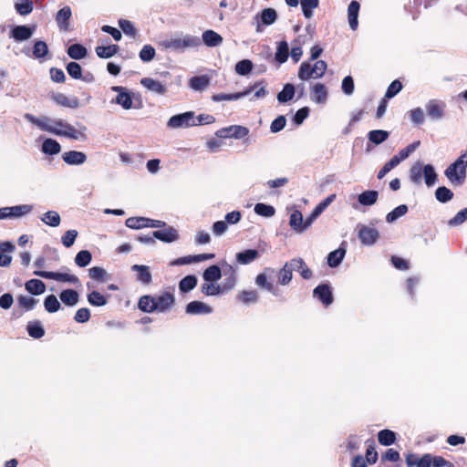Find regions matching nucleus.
Listing matches in <instances>:
<instances>
[{
	"label": "nucleus",
	"mask_w": 467,
	"mask_h": 467,
	"mask_svg": "<svg viewBox=\"0 0 467 467\" xmlns=\"http://www.w3.org/2000/svg\"><path fill=\"white\" fill-rule=\"evenodd\" d=\"M360 5L358 1H351L348 7V24L352 30H356L358 26V12Z\"/></svg>",
	"instance_id": "nucleus-20"
},
{
	"label": "nucleus",
	"mask_w": 467,
	"mask_h": 467,
	"mask_svg": "<svg viewBox=\"0 0 467 467\" xmlns=\"http://www.w3.org/2000/svg\"><path fill=\"white\" fill-rule=\"evenodd\" d=\"M254 88H247L244 91L233 93V94H215L212 97L213 101L214 102H220L223 100H237L239 99L244 98L248 96L252 91Z\"/></svg>",
	"instance_id": "nucleus-23"
},
{
	"label": "nucleus",
	"mask_w": 467,
	"mask_h": 467,
	"mask_svg": "<svg viewBox=\"0 0 467 467\" xmlns=\"http://www.w3.org/2000/svg\"><path fill=\"white\" fill-rule=\"evenodd\" d=\"M119 50L117 45H109L107 47L99 46L96 47V54L101 58H109L113 57Z\"/></svg>",
	"instance_id": "nucleus-48"
},
{
	"label": "nucleus",
	"mask_w": 467,
	"mask_h": 467,
	"mask_svg": "<svg viewBox=\"0 0 467 467\" xmlns=\"http://www.w3.org/2000/svg\"><path fill=\"white\" fill-rule=\"evenodd\" d=\"M26 329L28 335L33 338H41L45 335V329L39 321L29 322Z\"/></svg>",
	"instance_id": "nucleus-42"
},
{
	"label": "nucleus",
	"mask_w": 467,
	"mask_h": 467,
	"mask_svg": "<svg viewBox=\"0 0 467 467\" xmlns=\"http://www.w3.org/2000/svg\"><path fill=\"white\" fill-rule=\"evenodd\" d=\"M149 218L145 217H130L126 220L125 224L130 229H141L147 227Z\"/></svg>",
	"instance_id": "nucleus-58"
},
{
	"label": "nucleus",
	"mask_w": 467,
	"mask_h": 467,
	"mask_svg": "<svg viewBox=\"0 0 467 467\" xmlns=\"http://www.w3.org/2000/svg\"><path fill=\"white\" fill-rule=\"evenodd\" d=\"M238 299L245 305L254 304L258 301V293L255 290H244L238 295Z\"/></svg>",
	"instance_id": "nucleus-55"
},
{
	"label": "nucleus",
	"mask_w": 467,
	"mask_h": 467,
	"mask_svg": "<svg viewBox=\"0 0 467 467\" xmlns=\"http://www.w3.org/2000/svg\"><path fill=\"white\" fill-rule=\"evenodd\" d=\"M72 12L69 6L62 7L56 16V22L58 28L62 31L69 30V19L71 18Z\"/></svg>",
	"instance_id": "nucleus-16"
},
{
	"label": "nucleus",
	"mask_w": 467,
	"mask_h": 467,
	"mask_svg": "<svg viewBox=\"0 0 467 467\" xmlns=\"http://www.w3.org/2000/svg\"><path fill=\"white\" fill-rule=\"evenodd\" d=\"M255 284L262 288H265L273 295H276L275 287L273 283L269 282L265 273L257 275L255 278Z\"/></svg>",
	"instance_id": "nucleus-54"
},
{
	"label": "nucleus",
	"mask_w": 467,
	"mask_h": 467,
	"mask_svg": "<svg viewBox=\"0 0 467 467\" xmlns=\"http://www.w3.org/2000/svg\"><path fill=\"white\" fill-rule=\"evenodd\" d=\"M407 212L408 206L406 204H400L387 214L386 221L389 223H392L399 218L404 216Z\"/></svg>",
	"instance_id": "nucleus-47"
},
{
	"label": "nucleus",
	"mask_w": 467,
	"mask_h": 467,
	"mask_svg": "<svg viewBox=\"0 0 467 467\" xmlns=\"http://www.w3.org/2000/svg\"><path fill=\"white\" fill-rule=\"evenodd\" d=\"M78 235V233L77 230H67L61 237L63 245L67 248L71 247L74 244Z\"/></svg>",
	"instance_id": "nucleus-64"
},
{
	"label": "nucleus",
	"mask_w": 467,
	"mask_h": 467,
	"mask_svg": "<svg viewBox=\"0 0 467 467\" xmlns=\"http://www.w3.org/2000/svg\"><path fill=\"white\" fill-rule=\"evenodd\" d=\"M153 237L163 243L170 244L179 240L180 235L178 231L174 227L169 226L164 228L163 230L154 231Z\"/></svg>",
	"instance_id": "nucleus-12"
},
{
	"label": "nucleus",
	"mask_w": 467,
	"mask_h": 467,
	"mask_svg": "<svg viewBox=\"0 0 467 467\" xmlns=\"http://www.w3.org/2000/svg\"><path fill=\"white\" fill-rule=\"evenodd\" d=\"M423 175L427 186L431 187L435 184L437 181V173L432 165L426 164L423 166Z\"/></svg>",
	"instance_id": "nucleus-51"
},
{
	"label": "nucleus",
	"mask_w": 467,
	"mask_h": 467,
	"mask_svg": "<svg viewBox=\"0 0 467 467\" xmlns=\"http://www.w3.org/2000/svg\"><path fill=\"white\" fill-rule=\"evenodd\" d=\"M202 292L206 296H217L223 293L222 285L213 282H205L202 285Z\"/></svg>",
	"instance_id": "nucleus-56"
},
{
	"label": "nucleus",
	"mask_w": 467,
	"mask_h": 467,
	"mask_svg": "<svg viewBox=\"0 0 467 467\" xmlns=\"http://www.w3.org/2000/svg\"><path fill=\"white\" fill-rule=\"evenodd\" d=\"M110 89L117 93L116 98L111 100V103L119 105L126 110L134 108L132 93L126 88L121 86H112Z\"/></svg>",
	"instance_id": "nucleus-5"
},
{
	"label": "nucleus",
	"mask_w": 467,
	"mask_h": 467,
	"mask_svg": "<svg viewBox=\"0 0 467 467\" xmlns=\"http://www.w3.org/2000/svg\"><path fill=\"white\" fill-rule=\"evenodd\" d=\"M33 210V205L20 204L11 207H4V212H6V218H21Z\"/></svg>",
	"instance_id": "nucleus-15"
},
{
	"label": "nucleus",
	"mask_w": 467,
	"mask_h": 467,
	"mask_svg": "<svg viewBox=\"0 0 467 467\" xmlns=\"http://www.w3.org/2000/svg\"><path fill=\"white\" fill-rule=\"evenodd\" d=\"M295 93V86L291 83H286L283 89L277 94V100L279 103H286L294 98Z\"/></svg>",
	"instance_id": "nucleus-35"
},
{
	"label": "nucleus",
	"mask_w": 467,
	"mask_h": 467,
	"mask_svg": "<svg viewBox=\"0 0 467 467\" xmlns=\"http://www.w3.org/2000/svg\"><path fill=\"white\" fill-rule=\"evenodd\" d=\"M44 306L48 313H55L60 309L61 306L56 296L49 295L45 298Z\"/></svg>",
	"instance_id": "nucleus-60"
},
{
	"label": "nucleus",
	"mask_w": 467,
	"mask_h": 467,
	"mask_svg": "<svg viewBox=\"0 0 467 467\" xmlns=\"http://www.w3.org/2000/svg\"><path fill=\"white\" fill-rule=\"evenodd\" d=\"M259 252L255 249H247L236 254V262L239 265H248L257 259Z\"/></svg>",
	"instance_id": "nucleus-28"
},
{
	"label": "nucleus",
	"mask_w": 467,
	"mask_h": 467,
	"mask_svg": "<svg viewBox=\"0 0 467 467\" xmlns=\"http://www.w3.org/2000/svg\"><path fill=\"white\" fill-rule=\"evenodd\" d=\"M435 197L439 202L444 203L452 199L453 192L447 187L441 186L437 188L435 192Z\"/></svg>",
	"instance_id": "nucleus-62"
},
{
	"label": "nucleus",
	"mask_w": 467,
	"mask_h": 467,
	"mask_svg": "<svg viewBox=\"0 0 467 467\" xmlns=\"http://www.w3.org/2000/svg\"><path fill=\"white\" fill-rule=\"evenodd\" d=\"M202 39L203 43L210 47H214L220 46L223 39V37L213 30H205L202 33Z\"/></svg>",
	"instance_id": "nucleus-26"
},
{
	"label": "nucleus",
	"mask_w": 467,
	"mask_h": 467,
	"mask_svg": "<svg viewBox=\"0 0 467 467\" xmlns=\"http://www.w3.org/2000/svg\"><path fill=\"white\" fill-rule=\"evenodd\" d=\"M88 302L94 306H103L108 303V298L106 296L102 295L98 291H91L87 295Z\"/></svg>",
	"instance_id": "nucleus-40"
},
{
	"label": "nucleus",
	"mask_w": 467,
	"mask_h": 467,
	"mask_svg": "<svg viewBox=\"0 0 467 467\" xmlns=\"http://www.w3.org/2000/svg\"><path fill=\"white\" fill-rule=\"evenodd\" d=\"M87 53V48L80 44H73L67 48V55L76 60L84 58Z\"/></svg>",
	"instance_id": "nucleus-41"
},
{
	"label": "nucleus",
	"mask_w": 467,
	"mask_h": 467,
	"mask_svg": "<svg viewBox=\"0 0 467 467\" xmlns=\"http://www.w3.org/2000/svg\"><path fill=\"white\" fill-rule=\"evenodd\" d=\"M52 99L58 105L77 109L79 107V100L78 98H68L63 93H57L52 96Z\"/></svg>",
	"instance_id": "nucleus-22"
},
{
	"label": "nucleus",
	"mask_w": 467,
	"mask_h": 467,
	"mask_svg": "<svg viewBox=\"0 0 467 467\" xmlns=\"http://www.w3.org/2000/svg\"><path fill=\"white\" fill-rule=\"evenodd\" d=\"M378 440L381 445L389 446L395 442L396 434L389 430H383L378 433Z\"/></svg>",
	"instance_id": "nucleus-49"
},
{
	"label": "nucleus",
	"mask_w": 467,
	"mask_h": 467,
	"mask_svg": "<svg viewBox=\"0 0 467 467\" xmlns=\"http://www.w3.org/2000/svg\"><path fill=\"white\" fill-rule=\"evenodd\" d=\"M201 45V40L198 36L177 33L174 34L161 42L164 48L171 49L175 52H183L188 48L197 47Z\"/></svg>",
	"instance_id": "nucleus-2"
},
{
	"label": "nucleus",
	"mask_w": 467,
	"mask_h": 467,
	"mask_svg": "<svg viewBox=\"0 0 467 467\" xmlns=\"http://www.w3.org/2000/svg\"><path fill=\"white\" fill-rule=\"evenodd\" d=\"M253 69V63L249 59H244L236 63L235 72L239 75L245 76Z\"/></svg>",
	"instance_id": "nucleus-63"
},
{
	"label": "nucleus",
	"mask_w": 467,
	"mask_h": 467,
	"mask_svg": "<svg viewBox=\"0 0 467 467\" xmlns=\"http://www.w3.org/2000/svg\"><path fill=\"white\" fill-rule=\"evenodd\" d=\"M423 166L420 162L414 163L410 169V179L415 184L421 182Z\"/></svg>",
	"instance_id": "nucleus-53"
},
{
	"label": "nucleus",
	"mask_w": 467,
	"mask_h": 467,
	"mask_svg": "<svg viewBox=\"0 0 467 467\" xmlns=\"http://www.w3.org/2000/svg\"><path fill=\"white\" fill-rule=\"evenodd\" d=\"M197 285V278L195 275H187L183 277L179 283V289L182 293H187L192 290Z\"/></svg>",
	"instance_id": "nucleus-50"
},
{
	"label": "nucleus",
	"mask_w": 467,
	"mask_h": 467,
	"mask_svg": "<svg viewBox=\"0 0 467 467\" xmlns=\"http://www.w3.org/2000/svg\"><path fill=\"white\" fill-rule=\"evenodd\" d=\"M300 4L304 16L310 19L313 16V10L318 6L319 0H301Z\"/></svg>",
	"instance_id": "nucleus-45"
},
{
	"label": "nucleus",
	"mask_w": 467,
	"mask_h": 467,
	"mask_svg": "<svg viewBox=\"0 0 467 467\" xmlns=\"http://www.w3.org/2000/svg\"><path fill=\"white\" fill-rule=\"evenodd\" d=\"M256 19L260 18V21L265 26H270L274 24L277 19V13L273 8H265L260 14L255 16Z\"/></svg>",
	"instance_id": "nucleus-33"
},
{
	"label": "nucleus",
	"mask_w": 467,
	"mask_h": 467,
	"mask_svg": "<svg viewBox=\"0 0 467 467\" xmlns=\"http://www.w3.org/2000/svg\"><path fill=\"white\" fill-rule=\"evenodd\" d=\"M139 308L146 313H151L155 311L154 296H143L139 300Z\"/></svg>",
	"instance_id": "nucleus-46"
},
{
	"label": "nucleus",
	"mask_w": 467,
	"mask_h": 467,
	"mask_svg": "<svg viewBox=\"0 0 467 467\" xmlns=\"http://www.w3.org/2000/svg\"><path fill=\"white\" fill-rule=\"evenodd\" d=\"M186 313L189 315H202V314H210L213 312V308L201 302V301H192L186 306Z\"/></svg>",
	"instance_id": "nucleus-19"
},
{
	"label": "nucleus",
	"mask_w": 467,
	"mask_h": 467,
	"mask_svg": "<svg viewBox=\"0 0 467 467\" xmlns=\"http://www.w3.org/2000/svg\"><path fill=\"white\" fill-rule=\"evenodd\" d=\"M25 119L36 125L41 130L52 133L56 136L65 137L74 140L84 141L88 139L85 126L78 129L63 119H50L48 117L36 118L32 114H25Z\"/></svg>",
	"instance_id": "nucleus-1"
},
{
	"label": "nucleus",
	"mask_w": 467,
	"mask_h": 467,
	"mask_svg": "<svg viewBox=\"0 0 467 467\" xmlns=\"http://www.w3.org/2000/svg\"><path fill=\"white\" fill-rule=\"evenodd\" d=\"M327 89L322 83H315L310 87L311 100L317 104H323L327 99Z\"/></svg>",
	"instance_id": "nucleus-13"
},
{
	"label": "nucleus",
	"mask_w": 467,
	"mask_h": 467,
	"mask_svg": "<svg viewBox=\"0 0 467 467\" xmlns=\"http://www.w3.org/2000/svg\"><path fill=\"white\" fill-rule=\"evenodd\" d=\"M224 279L222 283L223 293L232 290L236 284V271L232 265H227L223 271Z\"/></svg>",
	"instance_id": "nucleus-18"
},
{
	"label": "nucleus",
	"mask_w": 467,
	"mask_h": 467,
	"mask_svg": "<svg viewBox=\"0 0 467 467\" xmlns=\"http://www.w3.org/2000/svg\"><path fill=\"white\" fill-rule=\"evenodd\" d=\"M445 107L444 102L436 99L430 100L425 106L428 116L432 119H442Z\"/></svg>",
	"instance_id": "nucleus-10"
},
{
	"label": "nucleus",
	"mask_w": 467,
	"mask_h": 467,
	"mask_svg": "<svg viewBox=\"0 0 467 467\" xmlns=\"http://www.w3.org/2000/svg\"><path fill=\"white\" fill-rule=\"evenodd\" d=\"M358 236L364 245H372L377 242L379 234L377 229L361 225L358 227Z\"/></svg>",
	"instance_id": "nucleus-9"
},
{
	"label": "nucleus",
	"mask_w": 467,
	"mask_h": 467,
	"mask_svg": "<svg viewBox=\"0 0 467 467\" xmlns=\"http://www.w3.org/2000/svg\"><path fill=\"white\" fill-rule=\"evenodd\" d=\"M291 265L294 271H297L304 279H310L313 276L312 271L307 267L302 258H294L291 260Z\"/></svg>",
	"instance_id": "nucleus-27"
},
{
	"label": "nucleus",
	"mask_w": 467,
	"mask_h": 467,
	"mask_svg": "<svg viewBox=\"0 0 467 467\" xmlns=\"http://www.w3.org/2000/svg\"><path fill=\"white\" fill-rule=\"evenodd\" d=\"M289 56V47L288 43L286 41H281L277 47L275 54V59L279 63L283 64L286 62Z\"/></svg>",
	"instance_id": "nucleus-39"
},
{
	"label": "nucleus",
	"mask_w": 467,
	"mask_h": 467,
	"mask_svg": "<svg viewBox=\"0 0 467 467\" xmlns=\"http://www.w3.org/2000/svg\"><path fill=\"white\" fill-rule=\"evenodd\" d=\"M291 265V260L286 262L277 274L278 282L282 285H287L292 281L294 269Z\"/></svg>",
	"instance_id": "nucleus-29"
},
{
	"label": "nucleus",
	"mask_w": 467,
	"mask_h": 467,
	"mask_svg": "<svg viewBox=\"0 0 467 467\" xmlns=\"http://www.w3.org/2000/svg\"><path fill=\"white\" fill-rule=\"evenodd\" d=\"M34 29L26 26H16L11 31V37L16 41L22 42L29 39L33 35Z\"/></svg>",
	"instance_id": "nucleus-21"
},
{
	"label": "nucleus",
	"mask_w": 467,
	"mask_h": 467,
	"mask_svg": "<svg viewBox=\"0 0 467 467\" xmlns=\"http://www.w3.org/2000/svg\"><path fill=\"white\" fill-rule=\"evenodd\" d=\"M34 275L46 278V279H53L59 282L69 283L73 285L79 284V279L77 275L69 274V273H57V272H48V271H35Z\"/></svg>",
	"instance_id": "nucleus-7"
},
{
	"label": "nucleus",
	"mask_w": 467,
	"mask_h": 467,
	"mask_svg": "<svg viewBox=\"0 0 467 467\" xmlns=\"http://www.w3.org/2000/svg\"><path fill=\"white\" fill-rule=\"evenodd\" d=\"M196 116L193 111L171 116L167 121V128L171 130L186 129L196 126Z\"/></svg>",
	"instance_id": "nucleus-4"
},
{
	"label": "nucleus",
	"mask_w": 467,
	"mask_h": 467,
	"mask_svg": "<svg viewBox=\"0 0 467 467\" xmlns=\"http://www.w3.org/2000/svg\"><path fill=\"white\" fill-rule=\"evenodd\" d=\"M48 53V47L46 42L37 40L33 47V57L36 59L44 58Z\"/></svg>",
	"instance_id": "nucleus-57"
},
{
	"label": "nucleus",
	"mask_w": 467,
	"mask_h": 467,
	"mask_svg": "<svg viewBox=\"0 0 467 467\" xmlns=\"http://www.w3.org/2000/svg\"><path fill=\"white\" fill-rule=\"evenodd\" d=\"M289 225L294 231L297 233H303L306 231L304 218L299 211L296 210L291 213Z\"/></svg>",
	"instance_id": "nucleus-31"
},
{
	"label": "nucleus",
	"mask_w": 467,
	"mask_h": 467,
	"mask_svg": "<svg viewBox=\"0 0 467 467\" xmlns=\"http://www.w3.org/2000/svg\"><path fill=\"white\" fill-rule=\"evenodd\" d=\"M140 83L142 87H144L148 91L157 94V95H164L167 92V87L160 80L151 78H143L140 80Z\"/></svg>",
	"instance_id": "nucleus-11"
},
{
	"label": "nucleus",
	"mask_w": 467,
	"mask_h": 467,
	"mask_svg": "<svg viewBox=\"0 0 467 467\" xmlns=\"http://www.w3.org/2000/svg\"><path fill=\"white\" fill-rule=\"evenodd\" d=\"M131 270L137 272V280L144 285H149L151 282V274L150 267L143 265H133Z\"/></svg>",
	"instance_id": "nucleus-25"
},
{
	"label": "nucleus",
	"mask_w": 467,
	"mask_h": 467,
	"mask_svg": "<svg viewBox=\"0 0 467 467\" xmlns=\"http://www.w3.org/2000/svg\"><path fill=\"white\" fill-rule=\"evenodd\" d=\"M346 254V249L339 247L338 249L332 251L327 255V264L330 267H337L343 261Z\"/></svg>",
	"instance_id": "nucleus-34"
},
{
	"label": "nucleus",
	"mask_w": 467,
	"mask_h": 467,
	"mask_svg": "<svg viewBox=\"0 0 467 467\" xmlns=\"http://www.w3.org/2000/svg\"><path fill=\"white\" fill-rule=\"evenodd\" d=\"M205 282H216L222 277V271L217 265L209 266L202 275Z\"/></svg>",
	"instance_id": "nucleus-43"
},
{
	"label": "nucleus",
	"mask_w": 467,
	"mask_h": 467,
	"mask_svg": "<svg viewBox=\"0 0 467 467\" xmlns=\"http://www.w3.org/2000/svg\"><path fill=\"white\" fill-rule=\"evenodd\" d=\"M41 221L51 227H57L61 223V217L56 211H48L40 217Z\"/></svg>",
	"instance_id": "nucleus-36"
},
{
	"label": "nucleus",
	"mask_w": 467,
	"mask_h": 467,
	"mask_svg": "<svg viewBox=\"0 0 467 467\" xmlns=\"http://www.w3.org/2000/svg\"><path fill=\"white\" fill-rule=\"evenodd\" d=\"M368 137L369 141L376 145H379L384 142L389 138V132L382 130H375L369 131Z\"/></svg>",
	"instance_id": "nucleus-52"
},
{
	"label": "nucleus",
	"mask_w": 467,
	"mask_h": 467,
	"mask_svg": "<svg viewBox=\"0 0 467 467\" xmlns=\"http://www.w3.org/2000/svg\"><path fill=\"white\" fill-rule=\"evenodd\" d=\"M327 68V65L324 60H317L313 65L307 61H304L299 67L297 76L302 81L317 79L324 76Z\"/></svg>",
	"instance_id": "nucleus-3"
},
{
	"label": "nucleus",
	"mask_w": 467,
	"mask_h": 467,
	"mask_svg": "<svg viewBox=\"0 0 467 467\" xmlns=\"http://www.w3.org/2000/svg\"><path fill=\"white\" fill-rule=\"evenodd\" d=\"M60 300L67 306H75L79 301V295L76 290L66 289L59 295Z\"/></svg>",
	"instance_id": "nucleus-30"
},
{
	"label": "nucleus",
	"mask_w": 467,
	"mask_h": 467,
	"mask_svg": "<svg viewBox=\"0 0 467 467\" xmlns=\"http://www.w3.org/2000/svg\"><path fill=\"white\" fill-rule=\"evenodd\" d=\"M92 260L91 253L88 250H81L75 257V263L79 267H85L90 264Z\"/></svg>",
	"instance_id": "nucleus-59"
},
{
	"label": "nucleus",
	"mask_w": 467,
	"mask_h": 467,
	"mask_svg": "<svg viewBox=\"0 0 467 467\" xmlns=\"http://www.w3.org/2000/svg\"><path fill=\"white\" fill-rule=\"evenodd\" d=\"M379 193L377 191H366L358 197V202L364 206H371L378 201Z\"/></svg>",
	"instance_id": "nucleus-37"
},
{
	"label": "nucleus",
	"mask_w": 467,
	"mask_h": 467,
	"mask_svg": "<svg viewBox=\"0 0 467 467\" xmlns=\"http://www.w3.org/2000/svg\"><path fill=\"white\" fill-rule=\"evenodd\" d=\"M249 129L241 125H231L223 128L216 132V136L223 139L242 140L248 136Z\"/></svg>",
	"instance_id": "nucleus-6"
},
{
	"label": "nucleus",
	"mask_w": 467,
	"mask_h": 467,
	"mask_svg": "<svg viewBox=\"0 0 467 467\" xmlns=\"http://www.w3.org/2000/svg\"><path fill=\"white\" fill-rule=\"evenodd\" d=\"M175 303L173 294L165 292L154 296L155 311L164 313L168 311Z\"/></svg>",
	"instance_id": "nucleus-8"
},
{
	"label": "nucleus",
	"mask_w": 467,
	"mask_h": 467,
	"mask_svg": "<svg viewBox=\"0 0 467 467\" xmlns=\"http://www.w3.org/2000/svg\"><path fill=\"white\" fill-rule=\"evenodd\" d=\"M210 81L207 75L192 77L189 79V87L194 91H202L208 88Z\"/></svg>",
	"instance_id": "nucleus-24"
},
{
	"label": "nucleus",
	"mask_w": 467,
	"mask_h": 467,
	"mask_svg": "<svg viewBox=\"0 0 467 467\" xmlns=\"http://www.w3.org/2000/svg\"><path fill=\"white\" fill-rule=\"evenodd\" d=\"M254 213L262 217L270 218L275 215V209L274 206L263 202L254 205Z\"/></svg>",
	"instance_id": "nucleus-44"
},
{
	"label": "nucleus",
	"mask_w": 467,
	"mask_h": 467,
	"mask_svg": "<svg viewBox=\"0 0 467 467\" xmlns=\"http://www.w3.org/2000/svg\"><path fill=\"white\" fill-rule=\"evenodd\" d=\"M61 150L60 144L53 139H46L42 144V151L47 155L58 154Z\"/></svg>",
	"instance_id": "nucleus-38"
},
{
	"label": "nucleus",
	"mask_w": 467,
	"mask_h": 467,
	"mask_svg": "<svg viewBox=\"0 0 467 467\" xmlns=\"http://www.w3.org/2000/svg\"><path fill=\"white\" fill-rule=\"evenodd\" d=\"M313 296L327 306L333 302L332 292L328 285H317L313 291Z\"/></svg>",
	"instance_id": "nucleus-14"
},
{
	"label": "nucleus",
	"mask_w": 467,
	"mask_h": 467,
	"mask_svg": "<svg viewBox=\"0 0 467 467\" xmlns=\"http://www.w3.org/2000/svg\"><path fill=\"white\" fill-rule=\"evenodd\" d=\"M62 160L68 165H81L86 162L87 155L82 151L68 150L62 154Z\"/></svg>",
	"instance_id": "nucleus-17"
},
{
	"label": "nucleus",
	"mask_w": 467,
	"mask_h": 467,
	"mask_svg": "<svg viewBox=\"0 0 467 467\" xmlns=\"http://www.w3.org/2000/svg\"><path fill=\"white\" fill-rule=\"evenodd\" d=\"M420 142L419 140L414 141L411 144L408 145L406 148L400 150V152L393 157L399 160L400 164L402 161L406 160L413 151H415L416 149L420 146Z\"/></svg>",
	"instance_id": "nucleus-61"
},
{
	"label": "nucleus",
	"mask_w": 467,
	"mask_h": 467,
	"mask_svg": "<svg viewBox=\"0 0 467 467\" xmlns=\"http://www.w3.org/2000/svg\"><path fill=\"white\" fill-rule=\"evenodd\" d=\"M26 290L32 295H41L46 291V285L39 279H30L25 284Z\"/></svg>",
	"instance_id": "nucleus-32"
}]
</instances>
